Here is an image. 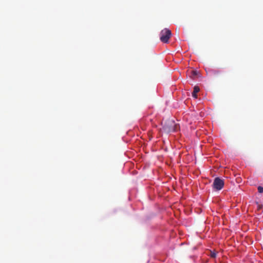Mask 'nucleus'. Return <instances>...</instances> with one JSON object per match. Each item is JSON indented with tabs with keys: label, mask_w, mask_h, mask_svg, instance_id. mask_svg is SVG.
<instances>
[{
	"label": "nucleus",
	"mask_w": 263,
	"mask_h": 263,
	"mask_svg": "<svg viewBox=\"0 0 263 263\" xmlns=\"http://www.w3.org/2000/svg\"><path fill=\"white\" fill-rule=\"evenodd\" d=\"M149 70L151 75L155 76L158 71V67L156 65L154 61L151 62L149 66Z\"/></svg>",
	"instance_id": "20e7f679"
},
{
	"label": "nucleus",
	"mask_w": 263,
	"mask_h": 263,
	"mask_svg": "<svg viewBox=\"0 0 263 263\" xmlns=\"http://www.w3.org/2000/svg\"><path fill=\"white\" fill-rule=\"evenodd\" d=\"M179 128V125L172 119H168L163 123L162 130L166 133L176 132Z\"/></svg>",
	"instance_id": "f257e3e1"
},
{
	"label": "nucleus",
	"mask_w": 263,
	"mask_h": 263,
	"mask_svg": "<svg viewBox=\"0 0 263 263\" xmlns=\"http://www.w3.org/2000/svg\"><path fill=\"white\" fill-rule=\"evenodd\" d=\"M172 36V32L170 30L165 28L162 30L160 33V40L163 43H168L169 40Z\"/></svg>",
	"instance_id": "f03ea898"
},
{
	"label": "nucleus",
	"mask_w": 263,
	"mask_h": 263,
	"mask_svg": "<svg viewBox=\"0 0 263 263\" xmlns=\"http://www.w3.org/2000/svg\"><path fill=\"white\" fill-rule=\"evenodd\" d=\"M216 256V253L214 252H211L210 256L212 258H215Z\"/></svg>",
	"instance_id": "6e6552de"
},
{
	"label": "nucleus",
	"mask_w": 263,
	"mask_h": 263,
	"mask_svg": "<svg viewBox=\"0 0 263 263\" xmlns=\"http://www.w3.org/2000/svg\"><path fill=\"white\" fill-rule=\"evenodd\" d=\"M223 186L224 181L222 179L219 178V177H216L215 178L213 183V187L214 189L219 191L221 190Z\"/></svg>",
	"instance_id": "7ed1b4c3"
},
{
	"label": "nucleus",
	"mask_w": 263,
	"mask_h": 263,
	"mask_svg": "<svg viewBox=\"0 0 263 263\" xmlns=\"http://www.w3.org/2000/svg\"><path fill=\"white\" fill-rule=\"evenodd\" d=\"M200 88L198 86H195L192 92V97L195 99L197 98V93L199 91Z\"/></svg>",
	"instance_id": "39448f33"
},
{
	"label": "nucleus",
	"mask_w": 263,
	"mask_h": 263,
	"mask_svg": "<svg viewBox=\"0 0 263 263\" xmlns=\"http://www.w3.org/2000/svg\"><path fill=\"white\" fill-rule=\"evenodd\" d=\"M148 140H150V136H149V139Z\"/></svg>",
	"instance_id": "1a4fd4ad"
},
{
	"label": "nucleus",
	"mask_w": 263,
	"mask_h": 263,
	"mask_svg": "<svg viewBox=\"0 0 263 263\" xmlns=\"http://www.w3.org/2000/svg\"><path fill=\"white\" fill-rule=\"evenodd\" d=\"M198 71L196 70H191L189 72V74L191 78L195 79L198 75Z\"/></svg>",
	"instance_id": "423d86ee"
},
{
	"label": "nucleus",
	"mask_w": 263,
	"mask_h": 263,
	"mask_svg": "<svg viewBox=\"0 0 263 263\" xmlns=\"http://www.w3.org/2000/svg\"><path fill=\"white\" fill-rule=\"evenodd\" d=\"M258 191L260 193H263V187H262L261 186H259L258 187Z\"/></svg>",
	"instance_id": "0eeeda50"
}]
</instances>
